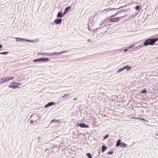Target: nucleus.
Returning <instances> with one entry per match:
<instances>
[{"label":"nucleus","mask_w":158,"mask_h":158,"mask_svg":"<svg viewBox=\"0 0 158 158\" xmlns=\"http://www.w3.org/2000/svg\"><path fill=\"white\" fill-rule=\"evenodd\" d=\"M134 46V45H133V46H130V47H129L128 48V49H130V48H132Z\"/></svg>","instance_id":"cd10ccee"},{"label":"nucleus","mask_w":158,"mask_h":158,"mask_svg":"<svg viewBox=\"0 0 158 158\" xmlns=\"http://www.w3.org/2000/svg\"><path fill=\"white\" fill-rule=\"evenodd\" d=\"M76 99V98H75V99H74V100H75Z\"/></svg>","instance_id":"473e14b6"},{"label":"nucleus","mask_w":158,"mask_h":158,"mask_svg":"<svg viewBox=\"0 0 158 158\" xmlns=\"http://www.w3.org/2000/svg\"><path fill=\"white\" fill-rule=\"evenodd\" d=\"M121 17H117L116 18H112L110 19V21L112 22H118L119 21L120 18Z\"/></svg>","instance_id":"423d86ee"},{"label":"nucleus","mask_w":158,"mask_h":158,"mask_svg":"<svg viewBox=\"0 0 158 158\" xmlns=\"http://www.w3.org/2000/svg\"><path fill=\"white\" fill-rule=\"evenodd\" d=\"M156 59H158V57L156 58Z\"/></svg>","instance_id":"2f4dec72"},{"label":"nucleus","mask_w":158,"mask_h":158,"mask_svg":"<svg viewBox=\"0 0 158 158\" xmlns=\"http://www.w3.org/2000/svg\"><path fill=\"white\" fill-rule=\"evenodd\" d=\"M158 40V38L156 39H149L146 40L144 43L143 45L147 46L148 45H153Z\"/></svg>","instance_id":"f257e3e1"},{"label":"nucleus","mask_w":158,"mask_h":158,"mask_svg":"<svg viewBox=\"0 0 158 158\" xmlns=\"http://www.w3.org/2000/svg\"><path fill=\"white\" fill-rule=\"evenodd\" d=\"M21 85V84H18L16 82H13L11 83V85L9 87L13 89L17 88L19 87L18 85Z\"/></svg>","instance_id":"7ed1b4c3"},{"label":"nucleus","mask_w":158,"mask_h":158,"mask_svg":"<svg viewBox=\"0 0 158 158\" xmlns=\"http://www.w3.org/2000/svg\"><path fill=\"white\" fill-rule=\"evenodd\" d=\"M2 48V45H0V49Z\"/></svg>","instance_id":"c756f323"},{"label":"nucleus","mask_w":158,"mask_h":158,"mask_svg":"<svg viewBox=\"0 0 158 158\" xmlns=\"http://www.w3.org/2000/svg\"><path fill=\"white\" fill-rule=\"evenodd\" d=\"M61 21H62L61 19H57L55 20L54 21V22L56 24H59V23H61Z\"/></svg>","instance_id":"6e6552de"},{"label":"nucleus","mask_w":158,"mask_h":158,"mask_svg":"<svg viewBox=\"0 0 158 158\" xmlns=\"http://www.w3.org/2000/svg\"><path fill=\"white\" fill-rule=\"evenodd\" d=\"M67 52V51H62L60 53L53 52H52V53L51 54V56L53 55H58L61 54H63V53H66Z\"/></svg>","instance_id":"39448f33"},{"label":"nucleus","mask_w":158,"mask_h":158,"mask_svg":"<svg viewBox=\"0 0 158 158\" xmlns=\"http://www.w3.org/2000/svg\"><path fill=\"white\" fill-rule=\"evenodd\" d=\"M118 14H114L113 15H112L110 17V18H112V17H114V16H116Z\"/></svg>","instance_id":"393cba45"},{"label":"nucleus","mask_w":158,"mask_h":158,"mask_svg":"<svg viewBox=\"0 0 158 158\" xmlns=\"http://www.w3.org/2000/svg\"><path fill=\"white\" fill-rule=\"evenodd\" d=\"M135 8L136 10H138L139 9V6H137L135 7Z\"/></svg>","instance_id":"b1692460"},{"label":"nucleus","mask_w":158,"mask_h":158,"mask_svg":"<svg viewBox=\"0 0 158 158\" xmlns=\"http://www.w3.org/2000/svg\"><path fill=\"white\" fill-rule=\"evenodd\" d=\"M49 60V59L48 58H41L36 59L33 60V62H45L48 61Z\"/></svg>","instance_id":"f03ea898"},{"label":"nucleus","mask_w":158,"mask_h":158,"mask_svg":"<svg viewBox=\"0 0 158 158\" xmlns=\"http://www.w3.org/2000/svg\"><path fill=\"white\" fill-rule=\"evenodd\" d=\"M54 122H57L58 123H59L60 122V120L59 119L56 120V119H54L52 120L51 121V123H53Z\"/></svg>","instance_id":"4468645a"},{"label":"nucleus","mask_w":158,"mask_h":158,"mask_svg":"<svg viewBox=\"0 0 158 158\" xmlns=\"http://www.w3.org/2000/svg\"><path fill=\"white\" fill-rule=\"evenodd\" d=\"M57 17L59 18L62 17V13L59 12L57 14Z\"/></svg>","instance_id":"6ab92c4d"},{"label":"nucleus","mask_w":158,"mask_h":158,"mask_svg":"<svg viewBox=\"0 0 158 158\" xmlns=\"http://www.w3.org/2000/svg\"><path fill=\"white\" fill-rule=\"evenodd\" d=\"M128 49H128H125L124 50V52H126Z\"/></svg>","instance_id":"c85d7f7f"},{"label":"nucleus","mask_w":158,"mask_h":158,"mask_svg":"<svg viewBox=\"0 0 158 158\" xmlns=\"http://www.w3.org/2000/svg\"><path fill=\"white\" fill-rule=\"evenodd\" d=\"M0 80L2 81L0 82V83H2L3 82H6V77H2V78Z\"/></svg>","instance_id":"9b49d317"},{"label":"nucleus","mask_w":158,"mask_h":158,"mask_svg":"<svg viewBox=\"0 0 158 158\" xmlns=\"http://www.w3.org/2000/svg\"><path fill=\"white\" fill-rule=\"evenodd\" d=\"M6 81H9L10 80H12L14 78L13 77H6Z\"/></svg>","instance_id":"ddd939ff"},{"label":"nucleus","mask_w":158,"mask_h":158,"mask_svg":"<svg viewBox=\"0 0 158 158\" xmlns=\"http://www.w3.org/2000/svg\"><path fill=\"white\" fill-rule=\"evenodd\" d=\"M86 155L89 158H92V156L90 153H87Z\"/></svg>","instance_id":"aec40b11"},{"label":"nucleus","mask_w":158,"mask_h":158,"mask_svg":"<svg viewBox=\"0 0 158 158\" xmlns=\"http://www.w3.org/2000/svg\"><path fill=\"white\" fill-rule=\"evenodd\" d=\"M127 66L124 67H123V68H122V69H120L118 70V71H117V72L118 73H119L120 72H121L124 69H125L126 68H127Z\"/></svg>","instance_id":"2eb2a0df"},{"label":"nucleus","mask_w":158,"mask_h":158,"mask_svg":"<svg viewBox=\"0 0 158 158\" xmlns=\"http://www.w3.org/2000/svg\"><path fill=\"white\" fill-rule=\"evenodd\" d=\"M42 55H46L48 56H50L51 54L48 53L43 52L42 53Z\"/></svg>","instance_id":"a211bd4d"},{"label":"nucleus","mask_w":158,"mask_h":158,"mask_svg":"<svg viewBox=\"0 0 158 158\" xmlns=\"http://www.w3.org/2000/svg\"><path fill=\"white\" fill-rule=\"evenodd\" d=\"M71 8V6H69L65 8L64 12V14H65L66 12L68 11Z\"/></svg>","instance_id":"9d476101"},{"label":"nucleus","mask_w":158,"mask_h":158,"mask_svg":"<svg viewBox=\"0 0 158 158\" xmlns=\"http://www.w3.org/2000/svg\"><path fill=\"white\" fill-rule=\"evenodd\" d=\"M15 38L16 39V41H20L24 40L27 41V40H26L24 39L23 38Z\"/></svg>","instance_id":"1a4fd4ad"},{"label":"nucleus","mask_w":158,"mask_h":158,"mask_svg":"<svg viewBox=\"0 0 158 158\" xmlns=\"http://www.w3.org/2000/svg\"><path fill=\"white\" fill-rule=\"evenodd\" d=\"M69 95V94H64V95L62 96L63 98H64L65 97H68Z\"/></svg>","instance_id":"5701e85b"},{"label":"nucleus","mask_w":158,"mask_h":158,"mask_svg":"<svg viewBox=\"0 0 158 158\" xmlns=\"http://www.w3.org/2000/svg\"><path fill=\"white\" fill-rule=\"evenodd\" d=\"M77 125H78V126L82 128H88L89 127V125H86L85 124L83 123H79Z\"/></svg>","instance_id":"20e7f679"},{"label":"nucleus","mask_w":158,"mask_h":158,"mask_svg":"<svg viewBox=\"0 0 158 158\" xmlns=\"http://www.w3.org/2000/svg\"><path fill=\"white\" fill-rule=\"evenodd\" d=\"M106 149V147L105 146H103L102 147V152H103Z\"/></svg>","instance_id":"f8f14e48"},{"label":"nucleus","mask_w":158,"mask_h":158,"mask_svg":"<svg viewBox=\"0 0 158 158\" xmlns=\"http://www.w3.org/2000/svg\"><path fill=\"white\" fill-rule=\"evenodd\" d=\"M8 53V52H0V54L5 55V54H7Z\"/></svg>","instance_id":"412c9836"},{"label":"nucleus","mask_w":158,"mask_h":158,"mask_svg":"<svg viewBox=\"0 0 158 158\" xmlns=\"http://www.w3.org/2000/svg\"><path fill=\"white\" fill-rule=\"evenodd\" d=\"M142 119L144 121V119Z\"/></svg>","instance_id":"7c9ffc66"},{"label":"nucleus","mask_w":158,"mask_h":158,"mask_svg":"<svg viewBox=\"0 0 158 158\" xmlns=\"http://www.w3.org/2000/svg\"><path fill=\"white\" fill-rule=\"evenodd\" d=\"M107 153L109 154H112V153H113V152H109Z\"/></svg>","instance_id":"bb28decb"},{"label":"nucleus","mask_w":158,"mask_h":158,"mask_svg":"<svg viewBox=\"0 0 158 158\" xmlns=\"http://www.w3.org/2000/svg\"><path fill=\"white\" fill-rule=\"evenodd\" d=\"M108 137V135H106L105 136H104V139H106L107 137Z\"/></svg>","instance_id":"a878e982"},{"label":"nucleus","mask_w":158,"mask_h":158,"mask_svg":"<svg viewBox=\"0 0 158 158\" xmlns=\"http://www.w3.org/2000/svg\"><path fill=\"white\" fill-rule=\"evenodd\" d=\"M120 141H120V139L118 140L117 143H116V147H118L119 146L120 144H121V143H120Z\"/></svg>","instance_id":"dca6fc26"},{"label":"nucleus","mask_w":158,"mask_h":158,"mask_svg":"<svg viewBox=\"0 0 158 158\" xmlns=\"http://www.w3.org/2000/svg\"><path fill=\"white\" fill-rule=\"evenodd\" d=\"M147 92V91L146 89H144L143 90L141 91V93H146Z\"/></svg>","instance_id":"4be33fe9"},{"label":"nucleus","mask_w":158,"mask_h":158,"mask_svg":"<svg viewBox=\"0 0 158 158\" xmlns=\"http://www.w3.org/2000/svg\"><path fill=\"white\" fill-rule=\"evenodd\" d=\"M55 104V103L52 102H51L48 103V104H47V105H45L44 107L45 108H47L50 106L54 105Z\"/></svg>","instance_id":"0eeeda50"},{"label":"nucleus","mask_w":158,"mask_h":158,"mask_svg":"<svg viewBox=\"0 0 158 158\" xmlns=\"http://www.w3.org/2000/svg\"><path fill=\"white\" fill-rule=\"evenodd\" d=\"M120 146L122 147H126V144L123 142L121 143Z\"/></svg>","instance_id":"f3484780"}]
</instances>
